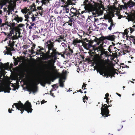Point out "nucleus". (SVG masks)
<instances>
[{
  "mask_svg": "<svg viewBox=\"0 0 135 135\" xmlns=\"http://www.w3.org/2000/svg\"><path fill=\"white\" fill-rule=\"evenodd\" d=\"M30 25L28 27V28L30 30H34L36 27V24L33 22H31Z\"/></svg>",
  "mask_w": 135,
  "mask_h": 135,
  "instance_id": "obj_25",
  "label": "nucleus"
},
{
  "mask_svg": "<svg viewBox=\"0 0 135 135\" xmlns=\"http://www.w3.org/2000/svg\"><path fill=\"white\" fill-rule=\"evenodd\" d=\"M80 9L77 10V9H70L71 12L70 13V17L66 16L67 17H64L66 18L65 21L64 22L62 26L64 29L66 30H69L70 27H74L76 21V17L81 15L79 11Z\"/></svg>",
  "mask_w": 135,
  "mask_h": 135,
  "instance_id": "obj_1",
  "label": "nucleus"
},
{
  "mask_svg": "<svg viewBox=\"0 0 135 135\" xmlns=\"http://www.w3.org/2000/svg\"><path fill=\"white\" fill-rule=\"evenodd\" d=\"M13 15L15 16L13 20L16 21L17 23H18L19 22H21L23 21V19L22 17H19L16 14H14Z\"/></svg>",
  "mask_w": 135,
  "mask_h": 135,
  "instance_id": "obj_22",
  "label": "nucleus"
},
{
  "mask_svg": "<svg viewBox=\"0 0 135 135\" xmlns=\"http://www.w3.org/2000/svg\"><path fill=\"white\" fill-rule=\"evenodd\" d=\"M12 23L11 22H8V26H9L10 27V29L11 28Z\"/></svg>",
  "mask_w": 135,
  "mask_h": 135,
  "instance_id": "obj_54",
  "label": "nucleus"
},
{
  "mask_svg": "<svg viewBox=\"0 0 135 135\" xmlns=\"http://www.w3.org/2000/svg\"><path fill=\"white\" fill-rule=\"evenodd\" d=\"M58 54L59 55H61V56L64 58H65V55H66L67 56V54H66V53H65V51L62 54V52H58Z\"/></svg>",
  "mask_w": 135,
  "mask_h": 135,
  "instance_id": "obj_30",
  "label": "nucleus"
},
{
  "mask_svg": "<svg viewBox=\"0 0 135 135\" xmlns=\"http://www.w3.org/2000/svg\"><path fill=\"white\" fill-rule=\"evenodd\" d=\"M52 52H54L55 53H56V54H58V52H56V50L55 49H54V47H53V49H52Z\"/></svg>",
  "mask_w": 135,
  "mask_h": 135,
  "instance_id": "obj_50",
  "label": "nucleus"
},
{
  "mask_svg": "<svg viewBox=\"0 0 135 135\" xmlns=\"http://www.w3.org/2000/svg\"><path fill=\"white\" fill-rule=\"evenodd\" d=\"M53 89H52L51 91H50V95L52 96L55 97V96L54 95V94L52 93V92L53 91Z\"/></svg>",
  "mask_w": 135,
  "mask_h": 135,
  "instance_id": "obj_47",
  "label": "nucleus"
},
{
  "mask_svg": "<svg viewBox=\"0 0 135 135\" xmlns=\"http://www.w3.org/2000/svg\"><path fill=\"white\" fill-rule=\"evenodd\" d=\"M115 24L116 23L114 22L113 23H110V26L109 27H108V29L110 31H111L112 29V27L114 28L115 27Z\"/></svg>",
  "mask_w": 135,
  "mask_h": 135,
  "instance_id": "obj_29",
  "label": "nucleus"
},
{
  "mask_svg": "<svg viewBox=\"0 0 135 135\" xmlns=\"http://www.w3.org/2000/svg\"><path fill=\"white\" fill-rule=\"evenodd\" d=\"M107 38V36H102L101 37H100V38H99V39L100 40V41H103L104 40H106V38Z\"/></svg>",
  "mask_w": 135,
  "mask_h": 135,
  "instance_id": "obj_37",
  "label": "nucleus"
},
{
  "mask_svg": "<svg viewBox=\"0 0 135 135\" xmlns=\"http://www.w3.org/2000/svg\"><path fill=\"white\" fill-rule=\"evenodd\" d=\"M19 102L14 103L12 105V108H14V106L15 105L17 109L21 112V114H22L24 110H25L28 113L32 112L33 109L32 108V105L30 103L27 101L24 104H23L21 101H19Z\"/></svg>",
  "mask_w": 135,
  "mask_h": 135,
  "instance_id": "obj_4",
  "label": "nucleus"
},
{
  "mask_svg": "<svg viewBox=\"0 0 135 135\" xmlns=\"http://www.w3.org/2000/svg\"><path fill=\"white\" fill-rule=\"evenodd\" d=\"M17 33H16V36L17 38H15L14 37H13V36L12 37L11 36V38L12 40L17 39L18 37H17L18 36H17Z\"/></svg>",
  "mask_w": 135,
  "mask_h": 135,
  "instance_id": "obj_48",
  "label": "nucleus"
},
{
  "mask_svg": "<svg viewBox=\"0 0 135 135\" xmlns=\"http://www.w3.org/2000/svg\"><path fill=\"white\" fill-rule=\"evenodd\" d=\"M84 8H104L102 2L99 1L97 3L94 2H90L87 5L86 7L85 6Z\"/></svg>",
  "mask_w": 135,
  "mask_h": 135,
  "instance_id": "obj_5",
  "label": "nucleus"
},
{
  "mask_svg": "<svg viewBox=\"0 0 135 135\" xmlns=\"http://www.w3.org/2000/svg\"><path fill=\"white\" fill-rule=\"evenodd\" d=\"M88 97L86 96V95H85V96L83 98V102H84V103H85V99H86L87 100H88Z\"/></svg>",
  "mask_w": 135,
  "mask_h": 135,
  "instance_id": "obj_42",
  "label": "nucleus"
},
{
  "mask_svg": "<svg viewBox=\"0 0 135 135\" xmlns=\"http://www.w3.org/2000/svg\"><path fill=\"white\" fill-rule=\"evenodd\" d=\"M118 127L119 128H120V129H121L123 127V126L122 125H119L118 126Z\"/></svg>",
  "mask_w": 135,
  "mask_h": 135,
  "instance_id": "obj_63",
  "label": "nucleus"
},
{
  "mask_svg": "<svg viewBox=\"0 0 135 135\" xmlns=\"http://www.w3.org/2000/svg\"><path fill=\"white\" fill-rule=\"evenodd\" d=\"M62 46L64 47L65 46H66V44L64 42H62L61 44Z\"/></svg>",
  "mask_w": 135,
  "mask_h": 135,
  "instance_id": "obj_53",
  "label": "nucleus"
},
{
  "mask_svg": "<svg viewBox=\"0 0 135 135\" xmlns=\"http://www.w3.org/2000/svg\"><path fill=\"white\" fill-rule=\"evenodd\" d=\"M25 26L24 24H19L18 25V26L19 27H23V26Z\"/></svg>",
  "mask_w": 135,
  "mask_h": 135,
  "instance_id": "obj_55",
  "label": "nucleus"
},
{
  "mask_svg": "<svg viewBox=\"0 0 135 135\" xmlns=\"http://www.w3.org/2000/svg\"><path fill=\"white\" fill-rule=\"evenodd\" d=\"M56 75L57 76L58 78H59V83L60 86L61 87H64V81H63V80L65 79V77L62 76V74L59 73H57Z\"/></svg>",
  "mask_w": 135,
  "mask_h": 135,
  "instance_id": "obj_13",
  "label": "nucleus"
},
{
  "mask_svg": "<svg viewBox=\"0 0 135 135\" xmlns=\"http://www.w3.org/2000/svg\"><path fill=\"white\" fill-rule=\"evenodd\" d=\"M32 17H31V18L32 20V22H33L35 20L36 17H34V15H32Z\"/></svg>",
  "mask_w": 135,
  "mask_h": 135,
  "instance_id": "obj_44",
  "label": "nucleus"
},
{
  "mask_svg": "<svg viewBox=\"0 0 135 135\" xmlns=\"http://www.w3.org/2000/svg\"><path fill=\"white\" fill-rule=\"evenodd\" d=\"M11 36L8 37V35H7L6 38L5 39V40H8V39H11Z\"/></svg>",
  "mask_w": 135,
  "mask_h": 135,
  "instance_id": "obj_61",
  "label": "nucleus"
},
{
  "mask_svg": "<svg viewBox=\"0 0 135 135\" xmlns=\"http://www.w3.org/2000/svg\"><path fill=\"white\" fill-rule=\"evenodd\" d=\"M11 89L9 85L0 86V92L4 91V93H9L10 90Z\"/></svg>",
  "mask_w": 135,
  "mask_h": 135,
  "instance_id": "obj_12",
  "label": "nucleus"
},
{
  "mask_svg": "<svg viewBox=\"0 0 135 135\" xmlns=\"http://www.w3.org/2000/svg\"><path fill=\"white\" fill-rule=\"evenodd\" d=\"M47 56L45 57L44 60H47V61H44V66L47 74L50 73V70L52 67L54 66L55 60L56 59V53L52 52L50 53V51L48 50L46 52Z\"/></svg>",
  "mask_w": 135,
  "mask_h": 135,
  "instance_id": "obj_2",
  "label": "nucleus"
},
{
  "mask_svg": "<svg viewBox=\"0 0 135 135\" xmlns=\"http://www.w3.org/2000/svg\"><path fill=\"white\" fill-rule=\"evenodd\" d=\"M38 48H39L40 49V50H41V51L43 50H44V48L42 47L41 46H38Z\"/></svg>",
  "mask_w": 135,
  "mask_h": 135,
  "instance_id": "obj_57",
  "label": "nucleus"
},
{
  "mask_svg": "<svg viewBox=\"0 0 135 135\" xmlns=\"http://www.w3.org/2000/svg\"><path fill=\"white\" fill-rule=\"evenodd\" d=\"M125 49L124 50H123L124 54H125L128 52H130V47L129 46H126L125 47Z\"/></svg>",
  "mask_w": 135,
  "mask_h": 135,
  "instance_id": "obj_26",
  "label": "nucleus"
},
{
  "mask_svg": "<svg viewBox=\"0 0 135 135\" xmlns=\"http://www.w3.org/2000/svg\"><path fill=\"white\" fill-rule=\"evenodd\" d=\"M65 53L67 54V56H70V55L72 54L73 51L72 49H71L69 46L68 47V49H66L65 51Z\"/></svg>",
  "mask_w": 135,
  "mask_h": 135,
  "instance_id": "obj_21",
  "label": "nucleus"
},
{
  "mask_svg": "<svg viewBox=\"0 0 135 135\" xmlns=\"http://www.w3.org/2000/svg\"><path fill=\"white\" fill-rule=\"evenodd\" d=\"M41 52V51L40 49L37 50L36 52V54L40 55V52Z\"/></svg>",
  "mask_w": 135,
  "mask_h": 135,
  "instance_id": "obj_45",
  "label": "nucleus"
},
{
  "mask_svg": "<svg viewBox=\"0 0 135 135\" xmlns=\"http://www.w3.org/2000/svg\"><path fill=\"white\" fill-rule=\"evenodd\" d=\"M101 24L102 25H104V26H105L106 27H107L108 26L107 24L105 23H102Z\"/></svg>",
  "mask_w": 135,
  "mask_h": 135,
  "instance_id": "obj_59",
  "label": "nucleus"
},
{
  "mask_svg": "<svg viewBox=\"0 0 135 135\" xmlns=\"http://www.w3.org/2000/svg\"><path fill=\"white\" fill-rule=\"evenodd\" d=\"M8 10L7 11V13H8V15H9L10 14H12V11L14 12L15 9H8Z\"/></svg>",
  "mask_w": 135,
  "mask_h": 135,
  "instance_id": "obj_34",
  "label": "nucleus"
},
{
  "mask_svg": "<svg viewBox=\"0 0 135 135\" xmlns=\"http://www.w3.org/2000/svg\"><path fill=\"white\" fill-rule=\"evenodd\" d=\"M8 112L10 113H11L12 112V111L13 110V109H10L9 108L8 109Z\"/></svg>",
  "mask_w": 135,
  "mask_h": 135,
  "instance_id": "obj_62",
  "label": "nucleus"
},
{
  "mask_svg": "<svg viewBox=\"0 0 135 135\" xmlns=\"http://www.w3.org/2000/svg\"><path fill=\"white\" fill-rule=\"evenodd\" d=\"M14 61L15 62H14L13 63L14 64V65L15 66L17 65L18 62H19V60H18L17 59H16Z\"/></svg>",
  "mask_w": 135,
  "mask_h": 135,
  "instance_id": "obj_41",
  "label": "nucleus"
},
{
  "mask_svg": "<svg viewBox=\"0 0 135 135\" xmlns=\"http://www.w3.org/2000/svg\"><path fill=\"white\" fill-rule=\"evenodd\" d=\"M63 11V13H68L69 12V9H63V10L59 12L60 13H62V12Z\"/></svg>",
  "mask_w": 135,
  "mask_h": 135,
  "instance_id": "obj_33",
  "label": "nucleus"
},
{
  "mask_svg": "<svg viewBox=\"0 0 135 135\" xmlns=\"http://www.w3.org/2000/svg\"><path fill=\"white\" fill-rule=\"evenodd\" d=\"M6 50H7V52H6V54L7 55L9 54L11 55H12V53H11V51L13 50L12 49V48L11 47L8 48L6 46Z\"/></svg>",
  "mask_w": 135,
  "mask_h": 135,
  "instance_id": "obj_27",
  "label": "nucleus"
},
{
  "mask_svg": "<svg viewBox=\"0 0 135 135\" xmlns=\"http://www.w3.org/2000/svg\"><path fill=\"white\" fill-rule=\"evenodd\" d=\"M7 20V19L6 18L5 20V25H7L8 26V21H6Z\"/></svg>",
  "mask_w": 135,
  "mask_h": 135,
  "instance_id": "obj_60",
  "label": "nucleus"
},
{
  "mask_svg": "<svg viewBox=\"0 0 135 135\" xmlns=\"http://www.w3.org/2000/svg\"><path fill=\"white\" fill-rule=\"evenodd\" d=\"M57 9H55V13L56 14H58L60 12H59V11L57 10ZM60 11H59L60 12Z\"/></svg>",
  "mask_w": 135,
  "mask_h": 135,
  "instance_id": "obj_58",
  "label": "nucleus"
},
{
  "mask_svg": "<svg viewBox=\"0 0 135 135\" xmlns=\"http://www.w3.org/2000/svg\"><path fill=\"white\" fill-rule=\"evenodd\" d=\"M107 38H106V40H108L111 41H113L115 40L116 36L114 35H109L107 36Z\"/></svg>",
  "mask_w": 135,
  "mask_h": 135,
  "instance_id": "obj_24",
  "label": "nucleus"
},
{
  "mask_svg": "<svg viewBox=\"0 0 135 135\" xmlns=\"http://www.w3.org/2000/svg\"><path fill=\"white\" fill-rule=\"evenodd\" d=\"M85 10L84 11H82L81 14H83L84 12H88L90 14H92L95 17L94 14H95V9H85Z\"/></svg>",
  "mask_w": 135,
  "mask_h": 135,
  "instance_id": "obj_16",
  "label": "nucleus"
},
{
  "mask_svg": "<svg viewBox=\"0 0 135 135\" xmlns=\"http://www.w3.org/2000/svg\"><path fill=\"white\" fill-rule=\"evenodd\" d=\"M107 10H106V11H108V14H109L110 15L112 16H113L114 15V13L115 11H120L122 10V9H107Z\"/></svg>",
  "mask_w": 135,
  "mask_h": 135,
  "instance_id": "obj_20",
  "label": "nucleus"
},
{
  "mask_svg": "<svg viewBox=\"0 0 135 135\" xmlns=\"http://www.w3.org/2000/svg\"><path fill=\"white\" fill-rule=\"evenodd\" d=\"M55 41L52 40H49L45 43V45L46 48H47L48 50L50 51L53 49L54 46Z\"/></svg>",
  "mask_w": 135,
  "mask_h": 135,
  "instance_id": "obj_9",
  "label": "nucleus"
},
{
  "mask_svg": "<svg viewBox=\"0 0 135 135\" xmlns=\"http://www.w3.org/2000/svg\"><path fill=\"white\" fill-rule=\"evenodd\" d=\"M124 32L123 33V35L124 36L125 35H127L128 33L129 32L128 29H125L124 31Z\"/></svg>",
  "mask_w": 135,
  "mask_h": 135,
  "instance_id": "obj_36",
  "label": "nucleus"
},
{
  "mask_svg": "<svg viewBox=\"0 0 135 135\" xmlns=\"http://www.w3.org/2000/svg\"><path fill=\"white\" fill-rule=\"evenodd\" d=\"M130 30L131 31L130 33H132V32L133 31H134V28H132V27H130L129 28Z\"/></svg>",
  "mask_w": 135,
  "mask_h": 135,
  "instance_id": "obj_52",
  "label": "nucleus"
},
{
  "mask_svg": "<svg viewBox=\"0 0 135 135\" xmlns=\"http://www.w3.org/2000/svg\"><path fill=\"white\" fill-rule=\"evenodd\" d=\"M11 42V41L10 40L9 41V43H10V47L13 48V46H14L15 42L13 41L11 43H10Z\"/></svg>",
  "mask_w": 135,
  "mask_h": 135,
  "instance_id": "obj_35",
  "label": "nucleus"
},
{
  "mask_svg": "<svg viewBox=\"0 0 135 135\" xmlns=\"http://www.w3.org/2000/svg\"><path fill=\"white\" fill-rule=\"evenodd\" d=\"M36 9H21V11L22 13L26 14L27 13V15H25V18H26L25 20V21H27V19L29 18L28 15H30L32 13V11H36Z\"/></svg>",
  "mask_w": 135,
  "mask_h": 135,
  "instance_id": "obj_8",
  "label": "nucleus"
},
{
  "mask_svg": "<svg viewBox=\"0 0 135 135\" xmlns=\"http://www.w3.org/2000/svg\"><path fill=\"white\" fill-rule=\"evenodd\" d=\"M7 67V65L6 64H3L1 63V65L0 67L1 69L0 74H2V75L5 73V68Z\"/></svg>",
  "mask_w": 135,
  "mask_h": 135,
  "instance_id": "obj_19",
  "label": "nucleus"
},
{
  "mask_svg": "<svg viewBox=\"0 0 135 135\" xmlns=\"http://www.w3.org/2000/svg\"><path fill=\"white\" fill-rule=\"evenodd\" d=\"M39 10V13L40 15L42 16L43 15H46L50 11L51 9H37Z\"/></svg>",
  "mask_w": 135,
  "mask_h": 135,
  "instance_id": "obj_17",
  "label": "nucleus"
},
{
  "mask_svg": "<svg viewBox=\"0 0 135 135\" xmlns=\"http://www.w3.org/2000/svg\"><path fill=\"white\" fill-rule=\"evenodd\" d=\"M56 84H54V85H52V86L53 87V88L52 89H55V87H56Z\"/></svg>",
  "mask_w": 135,
  "mask_h": 135,
  "instance_id": "obj_64",
  "label": "nucleus"
},
{
  "mask_svg": "<svg viewBox=\"0 0 135 135\" xmlns=\"http://www.w3.org/2000/svg\"><path fill=\"white\" fill-rule=\"evenodd\" d=\"M31 8H35L36 7L35 6V4L34 3H33L31 6Z\"/></svg>",
  "mask_w": 135,
  "mask_h": 135,
  "instance_id": "obj_49",
  "label": "nucleus"
},
{
  "mask_svg": "<svg viewBox=\"0 0 135 135\" xmlns=\"http://www.w3.org/2000/svg\"><path fill=\"white\" fill-rule=\"evenodd\" d=\"M41 83H42V85L44 86H45V84H51V81L48 78H46L44 80H41Z\"/></svg>",
  "mask_w": 135,
  "mask_h": 135,
  "instance_id": "obj_23",
  "label": "nucleus"
},
{
  "mask_svg": "<svg viewBox=\"0 0 135 135\" xmlns=\"http://www.w3.org/2000/svg\"><path fill=\"white\" fill-rule=\"evenodd\" d=\"M100 75L103 76H106V78H107L110 77L111 78H112L113 76H114V75L115 73H117L116 72H115L112 70L109 69L106 71H104L102 69H99L98 71Z\"/></svg>",
  "mask_w": 135,
  "mask_h": 135,
  "instance_id": "obj_7",
  "label": "nucleus"
},
{
  "mask_svg": "<svg viewBox=\"0 0 135 135\" xmlns=\"http://www.w3.org/2000/svg\"><path fill=\"white\" fill-rule=\"evenodd\" d=\"M14 20H12V22L11 23V28H12V29H14V28L15 27V26L16 25V23H15V22H13V21Z\"/></svg>",
  "mask_w": 135,
  "mask_h": 135,
  "instance_id": "obj_38",
  "label": "nucleus"
},
{
  "mask_svg": "<svg viewBox=\"0 0 135 135\" xmlns=\"http://www.w3.org/2000/svg\"><path fill=\"white\" fill-rule=\"evenodd\" d=\"M73 39L72 41V44L74 46H79V44L81 43L83 47L87 50L92 47V44L94 42L93 41H89L86 38L80 40L73 37Z\"/></svg>",
  "mask_w": 135,
  "mask_h": 135,
  "instance_id": "obj_3",
  "label": "nucleus"
},
{
  "mask_svg": "<svg viewBox=\"0 0 135 135\" xmlns=\"http://www.w3.org/2000/svg\"><path fill=\"white\" fill-rule=\"evenodd\" d=\"M28 91L29 92H32L34 93L37 90V86L35 85V83L33 82L32 84L29 85L27 87Z\"/></svg>",
  "mask_w": 135,
  "mask_h": 135,
  "instance_id": "obj_11",
  "label": "nucleus"
},
{
  "mask_svg": "<svg viewBox=\"0 0 135 135\" xmlns=\"http://www.w3.org/2000/svg\"><path fill=\"white\" fill-rule=\"evenodd\" d=\"M135 6L134 2L130 0L128 2L124 4V5H120V8H127L128 7L130 8Z\"/></svg>",
  "mask_w": 135,
  "mask_h": 135,
  "instance_id": "obj_10",
  "label": "nucleus"
},
{
  "mask_svg": "<svg viewBox=\"0 0 135 135\" xmlns=\"http://www.w3.org/2000/svg\"><path fill=\"white\" fill-rule=\"evenodd\" d=\"M13 29V30H15V31L16 32H18V36L17 37H20V32L19 28H18L15 27V28H14V29Z\"/></svg>",
  "mask_w": 135,
  "mask_h": 135,
  "instance_id": "obj_28",
  "label": "nucleus"
},
{
  "mask_svg": "<svg viewBox=\"0 0 135 135\" xmlns=\"http://www.w3.org/2000/svg\"><path fill=\"white\" fill-rule=\"evenodd\" d=\"M109 52L107 51H104L103 52V54L105 55L106 57H108L109 56H112L111 54L109 55Z\"/></svg>",
  "mask_w": 135,
  "mask_h": 135,
  "instance_id": "obj_31",
  "label": "nucleus"
},
{
  "mask_svg": "<svg viewBox=\"0 0 135 135\" xmlns=\"http://www.w3.org/2000/svg\"><path fill=\"white\" fill-rule=\"evenodd\" d=\"M40 54V55L42 54L43 55V56L42 58V60H44V59L45 57H47V55L46 54V53H45L44 52L41 51Z\"/></svg>",
  "mask_w": 135,
  "mask_h": 135,
  "instance_id": "obj_32",
  "label": "nucleus"
},
{
  "mask_svg": "<svg viewBox=\"0 0 135 135\" xmlns=\"http://www.w3.org/2000/svg\"><path fill=\"white\" fill-rule=\"evenodd\" d=\"M106 9H95V17H98L102 15L103 13V11Z\"/></svg>",
  "mask_w": 135,
  "mask_h": 135,
  "instance_id": "obj_14",
  "label": "nucleus"
},
{
  "mask_svg": "<svg viewBox=\"0 0 135 135\" xmlns=\"http://www.w3.org/2000/svg\"><path fill=\"white\" fill-rule=\"evenodd\" d=\"M101 48L102 47L101 46H99L96 48L95 50H97L98 51H100L101 49Z\"/></svg>",
  "mask_w": 135,
  "mask_h": 135,
  "instance_id": "obj_46",
  "label": "nucleus"
},
{
  "mask_svg": "<svg viewBox=\"0 0 135 135\" xmlns=\"http://www.w3.org/2000/svg\"><path fill=\"white\" fill-rule=\"evenodd\" d=\"M23 64L22 63H21L18 66L16 67V68L18 69H21L23 67Z\"/></svg>",
  "mask_w": 135,
  "mask_h": 135,
  "instance_id": "obj_39",
  "label": "nucleus"
},
{
  "mask_svg": "<svg viewBox=\"0 0 135 135\" xmlns=\"http://www.w3.org/2000/svg\"><path fill=\"white\" fill-rule=\"evenodd\" d=\"M108 22L109 23H114L113 22V20L112 19H109L108 21Z\"/></svg>",
  "mask_w": 135,
  "mask_h": 135,
  "instance_id": "obj_51",
  "label": "nucleus"
},
{
  "mask_svg": "<svg viewBox=\"0 0 135 135\" xmlns=\"http://www.w3.org/2000/svg\"><path fill=\"white\" fill-rule=\"evenodd\" d=\"M102 107L101 109V114L102 115V116H103L104 118H105L106 117L110 116V114H109V111L108 108L112 106V105L110 104V105H107L106 104L103 105V104H102Z\"/></svg>",
  "mask_w": 135,
  "mask_h": 135,
  "instance_id": "obj_6",
  "label": "nucleus"
},
{
  "mask_svg": "<svg viewBox=\"0 0 135 135\" xmlns=\"http://www.w3.org/2000/svg\"><path fill=\"white\" fill-rule=\"evenodd\" d=\"M127 17L130 21H135V10H134L133 9H132L131 14L128 15Z\"/></svg>",
  "mask_w": 135,
  "mask_h": 135,
  "instance_id": "obj_15",
  "label": "nucleus"
},
{
  "mask_svg": "<svg viewBox=\"0 0 135 135\" xmlns=\"http://www.w3.org/2000/svg\"><path fill=\"white\" fill-rule=\"evenodd\" d=\"M86 85H87L86 84L84 83H83V85H82V89H83V88L84 87H86Z\"/></svg>",
  "mask_w": 135,
  "mask_h": 135,
  "instance_id": "obj_56",
  "label": "nucleus"
},
{
  "mask_svg": "<svg viewBox=\"0 0 135 135\" xmlns=\"http://www.w3.org/2000/svg\"><path fill=\"white\" fill-rule=\"evenodd\" d=\"M35 46H36V45L35 44H33L32 45V46L31 47L32 53H35V52H33V51H34L33 49H35Z\"/></svg>",
  "mask_w": 135,
  "mask_h": 135,
  "instance_id": "obj_43",
  "label": "nucleus"
},
{
  "mask_svg": "<svg viewBox=\"0 0 135 135\" xmlns=\"http://www.w3.org/2000/svg\"><path fill=\"white\" fill-rule=\"evenodd\" d=\"M13 30L12 29L10 31L9 33L8 34V37L11 36L12 34L13 33Z\"/></svg>",
  "mask_w": 135,
  "mask_h": 135,
  "instance_id": "obj_40",
  "label": "nucleus"
},
{
  "mask_svg": "<svg viewBox=\"0 0 135 135\" xmlns=\"http://www.w3.org/2000/svg\"><path fill=\"white\" fill-rule=\"evenodd\" d=\"M76 0H68L67 1L64 6L65 8H67L69 5H75L76 3Z\"/></svg>",
  "mask_w": 135,
  "mask_h": 135,
  "instance_id": "obj_18",
  "label": "nucleus"
}]
</instances>
